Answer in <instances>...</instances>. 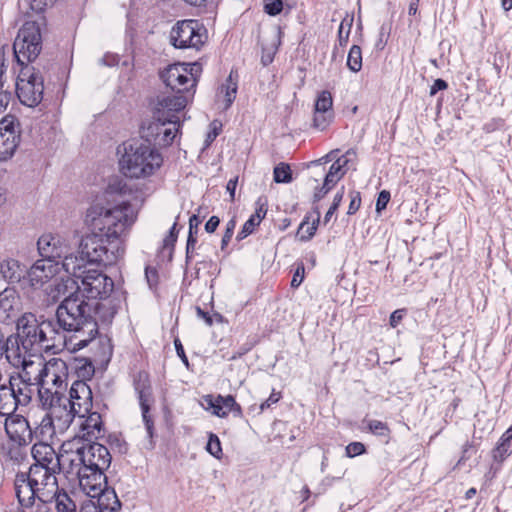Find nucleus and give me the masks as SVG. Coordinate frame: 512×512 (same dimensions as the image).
<instances>
[{
  "label": "nucleus",
  "instance_id": "16",
  "mask_svg": "<svg viewBox=\"0 0 512 512\" xmlns=\"http://www.w3.org/2000/svg\"><path fill=\"white\" fill-rule=\"evenodd\" d=\"M60 471L54 468L30 466L24 474L29 476V480L36 488H39L40 498L43 499L48 496H56L60 491L56 478V474Z\"/></svg>",
  "mask_w": 512,
  "mask_h": 512
},
{
  "label": "nucleus",
  "instance_id": "26",
  "mask_svg": "<svg viewBox=\"0 0 512 512\" xmlns=\"http://www.w3.org/2000/svg\"><path fill=\"white\" fill-rule=\"evenodd\" d=\"M313 212L316 214V218L313 220V222L311 224L309 223L310 217L307 215L304 217L298 227L297 236L302 242H307L313 238L320 223L321 214L319 208L315 207Z\"/></svg>",
  "mask_w": 512,
  "mask_h": 512
},
{
  "label": "nucleus",
  "instance_id": "63",
  "mask_svg": "<svg viewBox=\"0 0 512 512\" xmlns=\"http://www.w3.org/2000/svg\"><path fill=\"white\" fill-rule=\"evenodd\" d=\"M220 224V219L218 216H211L209 220L205 224V231L207 233H213L216 231L217 227Z\"/></svg>",
  "mask_w": 512,
  "mask_h": 512
},
{
  "label": "nucleus",
  "instance_id": "46",
  "mask_svg": "<svg viewBox=\"0 0 512 512\" xmlns=\"http://www.w3.org/2000/svg\"><path fill=\"white\" fill-rule=\"evenodd\" d=\"M55 496L44 497L35 502L32 512H52L51 504L54 501Z\"/></svg>",
  "mask_w": 512,
  "mask_h": 512
},
{
  "label": "nucleus",
  "instance_id": "53",
  "mask_svg": "<svg viewBox=\"0 0 512 512\" xmlns=\"http://www.w3.org/2000/svg\"><path fill=\"white\" fill-rule=\"evenodd\" d=\"M210 126H211V130L208 132V134L206 136L205 147H209L221 132V127H222L221 123H217L216 121H213Z\"/></svg>",
  "mask_w": 512,
  "mask_h": 512
},
{
  "label": "nucleus",
  "instance_id": "59",
  "mask_svg": "<svg viewBox=\"0 0 512 512\" xmlns=\"http://www.w3.org/2000/svg\"><path fill=\"white\" fill-rule=\"evenodd\" d=\"M304 279V266H298L291 280V287L297 288L300 286Z\"/></svg>",
  "mask_w": 512,
  "mask_h": 512
},
{
  "label": "nucleus",
  "instance_id": "11",
  "mask_svg": "<svg viewBox=\"0 0 512 512\" xmlns=\"http://www.w3.org/2000/svg\"><path fill=\"white\" fill-rule=\"evenodd\" d=\"M21 140L20 123L13 115H6L0 120V162L10 160Z\"/></svg>",
  "mask_w": 512,
  "mask_h": 512
},
{
  "label": "nucleus",
  "instance_id": "33",
  "mask_svg": "<svg viewBox=\"0 0 512 512\" xmlns=\"http://www.w3.org/2000/svg\"><path fill=\"white\" fill-rule=\"evenodd\" d=\"M37 430L42 438H51L53 435L59 433L58 428H56V423L48 413H45L42 417Z\"/></svg>",
  "mask_w": 512,
  "mask_h": 512
},
{
  "label": "nucleus",
  "instance_id": "30",
  "mask_svg": "<svg viewBox=\"0 0 512 512\" xmlns=\"http://www.w3.org/2000/svg\"><path fill=\"white\" fill-rule=\"evenodd\" d=\"M511 445L506 444L502 441H498L496 447L492 450V458L496 465L491 466V470H494V474L501 468L502 462L510 455Z\"/></svg>",
  "mask_w": 512,
  "mask_h": 512
},
{
  "label": "nucleus",
  "instance_id": "29",
  "mask_svg": "<svg viewBox=\"0 0 512 512\" xmlns=\"http://www.w3.org/2000/svg\"><path fill=\"white\" fill-rule=\"evenodd\" d=\"M54 501L56 503L57 512H79L75 501L63 489L57 492Z\"/></svg>",
  "mask_w": 512,
  "mask_h": 512
},
{
  "label": "nucleus",
  "instance_id": "38",
  "mask_svg": "<svg viewBox=\"0 0 512 512\" xmlns=\"http://www.w3.org/2000/svg\"><path fill=\"white\" fill-rule=\"evenodd\" d=\"M353 24V16L345 17L339 26L338 30V40L340 46H345L348 43L350 30Z\"/></svg>",
  "mask_w": 512,
  "mask_h": 512
},
{
  "label": "nucleus",
  "instance_id": "21",
  "mask_svg": "<svg viewBox=\"0 0 512 512\" xmlns=\"http://www.w3.org/2000/svg\"><path fill=\"white\" fill-rule=\"evenodd\" d=\"M31 454L34 459L31 466L61 470V458L51 445L44 442L35 443L32 446Z\"/></svg>",
  "mask_w": 512,
  "mask_h": 512
},
{
  "label": "nucleus",
  "instance_id": "45",
  "mask_svg": "<svg viewBox=\"0 0 512 512\" xmlns=\"http://www.w3.org/2000/svg\"><path fill=\"white\" fill-rule=\"evenodd\" d=\"M236 227V219L235 217L231 218L227 223L225 227V231L221 240V249L224 250L226 246L229 244Z\"/></svg>",
  "mask_w": 512,
  "mask_h": 512
},
{
  "label": "nucleus",
  "instance_id": "3",
  "mask_svg": "<svg viewBox=\"0 0 512 512\" xmlns=\"http://www.w3.org/2000/svg\"><path fill=\"white\" fill-rule=\"evenodd\" d=\"M16 341L28 351L50 350L63 339L72 351L70 334L58 323L57 311L54 318L37 316L32 312H25L16 319Z\"/></svg>",
  "mask_w": 512,
  "mask_h": 512
},
{
  "label": "nucleus",
  "instance_id": "36",
  "mask_svg": "<svg viewBox=\"0 0 512 512\" xmlns=\"http://www.w3.org/2000/svg\"><path fill=\"white\" fill-rule=\"evenodd\" d=\"M368 429L372 434L378 437H383L386 439V442H388L391 430L388 427L387 423L379 420H369Z\"/></svg>",
  "mask_w": 512,
  "mask_h": 512
},
{
  "label": "nucleus",
  "instance_id": "6",
  "mask_svg": "<svg viewBox=\"0 0 512 512\" xmlns=\"http://www.w3.org/2000/svg\"><path fill=\"white\" fill-rule=\"evenodd\" d=\"M124 151L120 166L123 174L130 178L150 176L163 162L159 151L144 142L125 143Z\"/></svg>",
  "mask_w": 512,
  "mask_h": 512
},
{
  "label": "nucleus",
  "instance_id": "31",
  "mask_svg": "<svg viewBox=\"0 0 512 512\" xmlns=\"http://www.w3.org/2000/svg\"><path fill=\"white\" fill-rule=\"evenodd\" d=\"M237 88V81L233 79V71H231L226 79V83L221 86V92L225 94L224 109H228L232 105L236 98Z\"/></svg>",
  "mask_w": 512,
  "mask_h": 512
},
{
  "label": "nucleus",
  "instance_id": "25",
  "mask_svg": "<svg viewBox=\"0 0 512 512\" xmlns=\"http://www.w3.org/2000/svg\"><path fill=\"white\" fill-rule=\"evenodd\" d=\"M59 237L51 234L42 235L37 242L39 254L44 258H61L62 249L59 246Z\"/></svg>",
  "mask_w": 512,
  "mask_h": 512
},
{
  "label": "nucleus",
  "instance_id": "5",
  "mask_svg": "<svg viewBox=\"0 0 512 512\" xmlns=\"http://www.w3.org/2000/svg\"><path fill=\"white\" fill-rule=\"evenodd\" d=\"M42 49V38L39 27L35 23H25L16 36L13 44L14 56L21 67L16 82H39L42 76L34 67L25 64L34 61Z\"/></svg>",
  "mask_w": 512,
  "mask_h": 512
},
{
  "label": "nucleus",
  "instance_id": "54",
  "mask_svg": "<svg viewBox=\"0 0 512 512\" xmlns=\"http://www.w3.org/2000/svg\"><path fill=\"white\" fill-rule=\"evenodd\" d=\"M177 235H178L177 223H174L172 225V227L170 228L168 235L163 240L164 247H172L173 248L177 241Z\"/></svg>",
  "mask_w": 512,
  "mask_h": 512
},
{
  "label": "nucleus",
  "instance_id": "61",
  "mask_svg": "<svg viewBox=\"0 0 512 512\" xmlns=\"http://www.w3.org/2000/svg\"><path fill=\"white\" fill-rule=\"evenodd\" d=\"M174 346H175V349H176V353L179 356V358L181 359V361L183 362V364L186 367H189V361H188V358H187V356L185 354V351H184V348H183V345H182L181 341L179 339H175L174 340Z\"/></svg>",
  "mask_w": 512,
  "mask_h": 512
},
{
  "label": "nucleus",
  "instance_id": "40",
  "mask_svg": "<svg viewBox=\"0 0 512 512\" xmlns=\"http://www.w3.org/2000/svg\"><path fill=\"white\" fill-rule=\"evenodd\" d=\"M183 66L188 70V77L190 88L194 89L198 82V77L202 71V66L198 62L194 63H183Z\"/></svg>",
  "mask_w": 512,
  "mask_h": 512
},
{
  "label": "nucleus",
  "instance_id": "20",
  "mask_svg": "<svg viewBox=\"0 0 512 512\" xmlns=\"http://www.w3.org/2000/svg\"><path fill=\"white\" fill-rule=\"evenodd\" d=\"M20 311V297L17 290L7 287L0 292V322L9 325L16 322Z\"/></svg>",
  "mask_w": 512,
  "mask_h": 512
},
{
  "label": "nucleus",
  "instance_id": "58",
  "mask_svg": "<svg viewBox=\"0 0 512 512\" xmlns=\"http://www.w3.org/2000/svg\"><path fill=\"white\" fill-rule=\"evenodd\" d=\"M405 314L404 309H397L393 311L389 318V324L392 328H396L398 324L401 322Z\"/></svg>",
  "mask_w": 512,
  "mask_h": 512
},
{
  "label": "nucleus",
  "instance_id": "39",
  "mask_svg": "<svg viewBox=\"0 0 512 512\" xmlns=\"http://www.w3.org/2000/svg\"><path fill=\"white\" fill-rule=\"evenodd\" d=\"M206 450L208 453H210L215 458H217V459L221 458V456H222L221 442L216 434H214V433L209 434L208 442L206 445Z\"/></svg>",
  "mask_w": 512,
  "mask_h": 512
},
{
  "label": "nucleus",
  "instance_id": "1",
  "mask_svg": "<svg viewBox=\"0 0 512 512\" xmlns=\"http://www.w3.org/2000/svg\"><path fill=\"white\" fill-rule=\"evenodd\" d=\"M96 207L88 210L87 218L98 232L81 239L78 257L65 256L62 267L71 275L76 290L57 306L58 323L70 334L74 350L88 346L99 334V322H112L116 310L101 302L113 291L114 282L98 269L87 264H115L124 254L121 235L136 221L137 215L128 201L113 208Z\"/></svg>",
  "mask_w": 512,
  "mask_h": 512
},
{
  "label": "nucleus",
  "instance_id": "32",
  "mask_svg": "<svg viewBox=\"0 0 512 512\" xmlns=\"http://www.w3.org/2000/svg\"><path fill=\"white\" fill-rule=\"evenodd\" d=\"M314 110L322 113H334L332 94L328 90H323L318 94Z\"/></svg>",
  "mask_w": 512,
  "mask_h": 512
},
{
  "label": "nucleus",
  "instance_id": "60",
  "mask_svg": "<svg viewBox=\"0 0 512 512\" xmlns=\"http://www.w3.org/2000/svg\"><path fill=\"white\" fill-rule=\"evenodd\" d=\"M281 398L280 393L272 392L271 395L267 400L261 403L259 410L260 412L264 411L265 409L269 408L272 404L277 403Z\"/></svg>",
  "mask_w": 512,
  "mask_h": 512
},
{
  "label": "nucleus",
  "instance_id": "35",
  "mask_svg": "<svg viewBox=\"0 0 512 512\" xmlns=\"http://www.w3.org/2000/svg\"><path fill=\"white\" fill-rule=\"evenodd\" d=\"M347 66L353 72H358L362 68V51L360 46L353 45L348 53Z\"/></svg>",
  "mask_w": 512,
  "mask_h": 512
},
{
  "label": "nucleus",
  "instance_id": "13",
  "mask_svg": "<svg viewBox=\"0 0 512 512\" xmlns=\"http://www.w3.org/2000/svg\"><path fill=\"white\" fill-rule=\"evenodd\" d=\"M159 77L167 88L176 92L175 95H183L187 98L193 97L195 90L191 93V88L186 85L189 83L188 70L183 63H174L168 65L159 72Z\"/></svg>",
  "mask_w": 512,
  "mask_h": 512
},
{
  "label": "nucleus",
  "instance_id": "47",
  "mask_svg": "<svg viewBox=\"0 0 512 512\" xmlns=\"http://www.w3.org/2000/svg\"><path fill=\"white\" fill-rule=\"evenodd\" d=\"M366 448L365 445L361 442H351L346 446L345 452L346 456L353 458L365 453Z\"/></svg>",
  "mask_w": 512,
  "mask_h": 512
},
{
  "label": "nucleus",
  "instance_id": "7",
  "mask_svg": "<svg viewBox=\"0 0 512 512\" xmlns=\"http://www.w3.org/2000/svg\"><path fill=\"white\" fill-rule=\"evenodd\" d=\"M38 382L36 384V392L39 402L53 401L54 393H63L67 384L65 377L67 375L66 362L59 358H52L47 362H42Z\"/></svg>",
  "mask_w": 512,
  "mask_h": 512
},
{
  "label": "nucleus",
  "instance_id": "51",
  "mask_svg": "<svg viewBox=\"0 0 512 512\" xmlns=\"http://www.w3.org/2000/svg\"><path fill=\"white\" fill-rule=\"evenodd\" d=\"M266 205H267V201L266 200H263L262 198H259L256 202V210L254 212V214H252L250 217L251 218H255V219H258V221H256L257 223H261L262 219L265 217L266 213H267V208H266Z\"/></svg>",
  "mask_w": 512,
  "mask_h": 512
},
{
  "label": "nucleus",
  "instance_id": "42",
  "mask_svg": "<svg viewBox=\"0 0 512 512\" xmlns=\"http://www.w3.org/2000/svg\"><path fill=\"white\" fill-rule=\"evenodd\" d=\"M284 8L283 0H264V12L269 16L279 15Z\"/></svg>",
  "mask_w": 512,
  "mask_h": 512
},
{
  "label": "nucleus",
  "instance_id": "41",
  "mask_svg": "<svg viewBox=\"0 0 512 512\" xmlns=\"http://www.w3.org/2000/svg\"><path fill=\"white\" fill-rule=\"evenodd\" d=\"M128 190L126 182L118 177L110 180L107 187V192L110 194L125 195Z\"/></svg>",
  "mask_w": 512,
  "mask_h": 512
},
{
  "label": "nucleus",
  "instance_id": "22",
  "mask_svg": "<svg viewBox=\"0 0 512 512\" xmlns=\"http://www.w3.org/2000/svg\"><path fill=\"white\" fill-rule=\"evenodd\" d=\"M43 80L39 82H16V94L19 101L27 107L37 106L43 99Z\"/></svg>",
  "mask_w": 512,
  "mask_h": 512
},
{
  "label": "nucleus",
  "instance_id": "28",
  "mask_svg": "<svg viewBox=\"0 0 512 512\" xmlns=\"http://www.w3.org/2000/svg\"><path fill=\"white\" fill-rule=\"evenodd\" d=\"M348 164V159L345 157L338 158L329 168L327 172L324 182L325 186L331 185L334 186L345 174L343 171V167Z\"/></svg>",
  "mask_w": 512,
  "mask_h": 512
},
{
  "label": "nucleus",
  "instance_id": "19",
  "mask_svg": "<svg viewBox=\"0 0 512 512\" xmlns=\"http://www.w3.org/2000/svg\"><path fill=\"white\" fill-rule=\"evenodd\" d=\"M58 272V262L55 259L44 258L37 260L26 271L31 286L42 287Z\"/></svg>",
  "mask_w": 512,
  "mask_h": 512
},
{
  "label": "nucleus",
  "instance_id": "9",
  "mask_svg": "<svg viewBox=\"0 0 512 512\" xmlns=\"http://www.w3.org/2000/svg\"><path fill=\"white\" fill-rule=\"evenodd\" d=\"M85 456L86 466L91 482L98 481V485L107 479L104 471L110 467L112 456L108 448L98 442H90L81 447Z\"/></svg>",
  "mask_w": 512,
  "mask_h": 512
},
{
  "label": "nucleus",
  "instance_id": "15",
  "mask_svg": "<svg viewBox=\"0 0 512 512\" xmlns=\"http://www.w3.org/2000/svg\"><path fill=\"white\" fill-rule=\"evenodd\" d=\"M85 467L87 466L81 447L71 454L61 456V470H63L66 477L71 480H78L81 489H91L94 486L90 485L92 482L88 471H84Z\"/></svg>",
  "mask_w": 512,
  "mask_h": 512
},
{
  "label": "nucleus",
  "instance_id": "52",
  "mask_svg": "<svg viewBox=\"0 0 512 512\" xmlns=\"http://www.w3.org/2000/svg\"><path fill=\"white\" fill-rule=\"evenodd\" d=\"M145 278L150 289L156 288L158 284V271L154 267L146 266Z\"/></svg>",
  "mask_w": 512,
  "mask_h": 512
},
{
  "label": "nucleus",
  "instance_id": "23",
  "mask_svg": "<svg viewBox=\"0 0 512 512\" xmlns=\"http://www.w3.org/2000/svg\"><path fill=\"white\" fill-rule=\"evenodd\" d=\"M91 409H89V412L84 413V417L80 418L81 422L79 424L82 432L81 437L89 442L104 436V425L101 415L98 412H91Z\"/></svg>",
  "mask_w": 512,
  "mask_h": 512
},
{
  "label": "nucleus",
  "instance_id": "44",
  "mask_svg": "<svg viewBox=\"0 0 512 512\" xmlns=\"http://www.w3.org/2000/svg\"><path fill=\"white\" fill-rule=\"evenodd\" d=\"M256 221H258V219L249 217L242 226V229L238 232L236 236L237 241H241L253 233L255 227L259 225Z\"/></svg>",
  "mask_w": 512,
  "mask_h": 512
},
{
  "label": "nucleus",
  "instance_id": "64",
  "mask_svg": "<svg viewBox=\"0 0 512 512\" xmlns=\"http://www.w3.org/2000/svg\"><path fill=\"white\" fill-rule=\"evenodd\" d=\"M79 512H98L94 504V500L88 499L84 501L79 509Z\"/></svg>",
  "mask_w": 512,
  "mask_h": 512
},
{
  "label": "nucleus",
  "instance_id": "43",
  "mask_svg": "<svg viewBox=\"0 0 512 512\" xmlns=\"http://www.w3.org/2000/svg\"><path fill=\"white\" fill-rule=\"evenodd\" d=\"M343 197H344V186H342L341 189L335 194V196L333 198V202L324 216V224H327L330 221L332 215L339 208V206L343 200Z\"/></svg>",
  "mask_w": 512,
  "mask_h": 512
},
{
  "label": "nucleus",
  "instance_id": "49",
  "mask_svg": "<svg viewBox=\"0 0 512 512\" xmlns=\"http://www.w3.org/2000/svg\"><path fill=\"white\" fill-rule=\"evenodd\" d=\"M391 195L388 190H382L378 193V197L376 200V212L381 213L383 210L387 208V205L390 201Z\"/></svg>",
  "mask_w": 512,
  "mask_h": 512
},
{
  "label": "nucleus",
  "instance_id": "4",
  "mask_svg": "<svg viewBox=\"0 0 512 512\" xmlns=\"http://www.w3.org/2000/svg\"><path fill=\"white\" fill-rule=\"evenodd\" d=\"M53 401L40 402L56 423L59 433H64L72 424L74 418L84 417V413L92 408V391L83 380H76L72 384L69 397L64 393H54ZM49 400V398L47 399Z\"/></svg>",
  "mask_w": 512,
  "mask_h": 512
},
{
  "label": "nucleus",
  "instance_id": "50",
  "mask_svg": "<svg viewBox=\"0 0 512 512\" xmlns=\"http://www.w3.org/2000/svg\"><path fill=\"white\" fill-rule=\"evenodd\" d=\"M361 206V193L359 191H351L350 192V204L348 207L347 214L353 215L355 214Z\"/></svg>",
  "mask_w": 512,
  "mask_h": 512
},
{
  "label": "nucleus",
  "instance_id": "48",
  "mask_svg": "<svg viewBox=\"0 0 512 512\" xmlns=\"http://www.w3.org/2000/svg\"><path fill=\"white\" fill-rule=\"evenodd\" d=\"M205 401L208 403V405L213 408V414L218 417H226L227 411L223 410V405L218 402V397L216 399L213 398V396L208 395L205 397Z\"/></svg>",
  "mask_w": 512,
  "mask_h": 512
},
{
  "label": "nucleus",
  "instance_id": "55",
  "mask_svg": "<svg viewBox=\"0 0 512 512\" xmlns=\"http://www.w3.org/2000/svg\"><path fill=\"white\" fill-rule=\"evenodd\" d=\"M94 372V366L90 361H85L82 366L78 367V374L83 378L90 379L94 375Z\"/></svg>",
  "mask_w": 512,
  "mask_h": 512
},
{
  "label": "nucleus",
  "instance_id": "12",
  "mask_svg": "<svg viewBox=\"0 0 512 512\" xmlns=\"http://www.w3.org/2000/svg\"><path fill=\"white\" fill-rule=\"evenodd\" d=\"M42 359L35 361L24 360L20 372L10 375L14 385L17 386V391L23 396L22 401H26L27 397L32 399L36 393V384L38 382V375L42 366Z\"/></svg>",
  "mask_w": 512,
  "mask_h": 512
},
{
  "label": "nucleus",
  "instance_id": "37",
  "mask_svg": "<svg viewBox=\"0 0 512 512\" xmlns=\"http://www.w3.org/2000/svg\"><path fill=\"white\" fill-rule=\"evenodd\" d=\"M334 113H322L314 110L313 124L315 129L324 131L333 121Z\"/></svg>",
  "mask_w": 512,
  "mask_h": 512
},
{
  "label": "nucleus",
  "instance_id": "62",
  "mask_svg": "<svg viewBox=\"0 0 512 512\" xmlns=\"http://www.w3.org/2000/svg\"><path fill=\"white\" fill-rule=\"evenodd\" d=\"M187 4L198 8L207 9L215 4L216 0H184Z\"/></svg>",
  "mask_w": 512,
  "mask_h": 512
},
{
  "label": "nucleus",
  "instance_id": "18",
  "mask_svg": "<svg viewBox=\"0 0 512 512\" xmlns=\"http://www.w3.org/2000/svg\"><path fill=\"white\" fill-rule=\"evenodd\" d=\"M23 396L17 391V386L9 377L8 383L0 384V414L11 415L19 406H26L31 402V398L27 397L26 401H22Z\"/></svg>",
  "mask_w": 512,
  "mask_h": 512
},
{
  "label": "nucleus",
  "instance_id": "34",
  "mask_svg": "<svg viewBox=\"0 0 512 512\" xmlns=\"http://www.w3.org/2000/svg\"><path fill=\"white\" fill-rule=\"evenodd\" d=\"M273 179L276 183H290L293 180L290 166L284 162L274 167Z\"/></svg>",
  "mask_w": 512,
  "mask_h": 512
},
{
  "label": "nucleus",
  "instance_id": "2",
  "mask_svg": "<svg viewBox=\"0 0 512 512\" xmlns=\"http://www.w3.org/2000/svg\"><path fill=\"white\" fill-rule=\"evenodd\" d=\"M183 95H162L152 110L151 119L142 122L141 139L152 148L171 145L181 127L179 113L186 107Z\"/></svg>",
  "mask_w": 512,
  "mask_h": 512
},
{
  "label": "nucleus",
  "instance_id": "10",
  "mask_svg": "<svg viewBox=\"0 0 512 512\" xmlns=\"http://www.w3.org/2000/svg\"><path fill=\"white\" fill-rule=\"evenodd\" d=\"M133 387L148 437L152 438L154 435V421L150 415V410L154 403V397L149 374L146 371L137 372L133 377Z\"/></svg>",
  "mask_w": 512,
  "mask_h": 512
},
{
  "label": "nucleus",
  "instance_id": "24",
  "mask_svg": "<svg viewBox=\"0 0 512 512\" xmlns=\"http://www.w3.org/2000/svg\"><path fill=\"white\" fill-rule=\"evenodd\" d=\"M0 273L10 284L19 283L26 273V267L18 260L7 258L0 262Z\"/></svg>",
  "mask_w": 512,
  "mask_h": 512
},
{
  "label": "nucleus",
  "instance_id": "17",
  "mask_svg": "<svg viewBox=\"0 0 512 512\" xmlns=\"http://www.w3.org/2000/svg\"><path fill=\"white\" fill-rule=\"evenodd\" d=\"M15 496L19 505L24 509L33 508L40 499V490L36 488L24 472H18L14 479Z\"/></svg>",
  "mask_w": 512,
  "mask_h": 512
},
{
  "label": "nucleus",
  "instance_id": "14",
  "mask_svg": "<svg viewBox=\"0 0 512 512\" xmlns=\"http://www.w3.org/2000/svg\"><path fill=\"white\" fill-rule=\"evenodd\" d=\"M95 487L82 489L94 504L98 512H120L121 502L117 497L114 488L108 486L107 479L98 485V481L90 483Z\"/></svg>",
  "mask_w": 512,
  "mask_h": 512
},
{
  "label": "nucleus",
  "instance_id": "57",
  "mask_svg": "<svg viewBox=\"0 0 512 512\" xmlns=\"http://www.w3.org/2000/svg\"><path fill=\"white\" fill-rule=\"evenodd\" d=\"M447 88H448V83L444 79L438 78L434 81V83L430 87L429 95L434 96L437 94V92L446 90Z\"/></svg>",
  "mask_w": 512,
  "mask_h": 512
},
{
  "label": "nucleus",
  "instance_id": "56",
  "mask_svg": "<svg viewBox=\"0 0 512 512\" xmlns=\"http://www.w3.org/2000/svg\"><path fill=\"white\" fill-rule=\"evenodd\" d=\"M218 402H220L223 405V410L227 411V414L230 412L231 408L236 403V400L234 396L227 395V396H221L218 395Z\"/></svg>",
  "mask_w": 512,
  "mask_h": 512
},
{
  "label": "nucleus",
  "instance_id": "8",
  "mask_svg": "<svg viewBox=\"0 0 512 512\" xmlns=\"http://www.w3.org/2000/svg\"><path fill=\"white\" fill-rule=\"evenodd\" d=\"M207 38L206 29L197 20L177 21L170 32V43L177 49H199Z\"/></svg>",
  "mask_w": 512,
  "mask_h": 512
},
{
  "label": "nucleus",
  "instance_id": "27",
  "mask_svg": "<svg viewBox=\"0 0 512 512\" xmlns=\"http://www.w3.org/2000/svg\"><path fill=\"white\" fill-rule=\"evenodd\" d=\"M56 0H18L20 11L31 16L32 14H40L44 12L47 6L52 5Z\"/></svg>",
  "mask_w": 512,
  "mask_h": 512
}]
</instances>
